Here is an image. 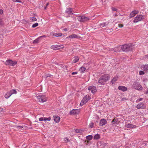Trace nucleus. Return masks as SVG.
I'll return each instance as SVG.
<instances>
[{"mask_svg": "<svg viewBox=\"0 0 148 148\" xmlns=\"http://www.w3.org/2000/svg\"><path fill=\"white\" fill-rule=\"evenodd\" d=\"M110 79V76L108 74H104L99 78L98 82L101 84H104Z\"/></svg>", "mask_w": 148, "mask_h": 148, "instance_id": "f257e3e1", "label": "nucleus"}, {"mask_svg": "<svg viewBox=\"0 0 148 148\" xmlns=\"http://www.w3.org/2000/svg\"><path fill=\"white\" fill-rule=\"evenodd\" d=\"M121 49L123 51H131L134 48V46L132 44L124 45L121 46Z\"/></svg>", "mask_w": 148, "mask_h": 148, "instance_id": "f03ea898", "label": "nucleus"}, {"mask_svg": "<svg viewBox=\"0 0 148 148\" xmlns=\"http://www.w3.org/2000/svg\"><path fill=\"white\" fill-rule=\"evenodd\" d=\"M133 87L137 90H141L143 89L142 86L137 82L135 81L134 82L133 85Z\"/></svg>", "mask_w": 148, "mask_h": 148, "instance_id": "7ed1b4c3", "label": "nucleus"}, {"mask_svg": "<svg viewBox=\"0 0 148 148\" xmlns=\"http://www.w3.org/2000/svg\"><path fill=\"white\" fill-rule=\"evenodd\" d=\"M77 19L79 22L84 23L88 21L90 18L83 16H78Z\"/></svg>", "mask_w": 148, "mask_h": 148, "instance_id": "20e7f679", "label": "nucleus"}, {"mask_svg": "<svg viewBox=\"0 0 148 148\" xmlns=\"http://www.w3.org/2000/svg\"><path fill=\"white\" fill-rule=\"evenodd\" d=\"M36 97L40 102H44L47 100L46 97L44 95H36Z\"/></svg>", "mask_w": 148, "mask_h": 148, "instance_id": "39448f33", "label": "nucleus"}, {"mask_svg": "<svg viewBox=\"0 0 148 148\" xmlns=\"http://www.w3.org/2000/svg\"><path fill=\"white\" fill-rule=\"evenodd\" d=\"M17 63L16 61H13L10 60H8L5 62L6 65L9 66H14Z\"/></svg>", "mask_w": 148, "mask_h": 148, "instance_id": "423d86ee", "label": "nucleus"}, {"mask_svg": "<svg viewBox=\"0 0 148 148\" xmlns=\"http://www.w3.org/2000/svg\"><path fill=\"white\" fill-rule=\"evenodd\" d=\"M90 99V97L88 95H86L84 97L82 100V101L80 103V105L82 106L84 104H85L89 99Z\"/></svg>", "mask_w": 148, "mask_h": 148, "instance_id": "0eeeda50", "label": "nucleus"}, {"mask_svg": "<svg viewBox=\"0 0 148 148\" xmlns=\"http://www.w3.org/2000/svg\"><path fill=\"white\" fill-rule=\"evenodd\" d=\"M144 18V16H142L141 15H138L134 19L133 21V22L135 23H137Z\"/></svg>", "mask_w": 148, "mask_h": 148, "instance_id": "6e6552de", "label": "nucleus"}, {"mask_svg": "<svg viewBox=\"0 0 148 148\" xmlns=\"http://www.w3.org/2000/svg\"><path fill=\"white\" fill-rule=\"evenodd\" d=\"M136 108L138 109H144L146 108V106L145 103H140L136 106Z\"/></svg>", "mask_w": 148, "mask_h": 148, "instance_id": "1a4fd4ad", "label": "nucleus"}, {"mask_svg": "<svg viewBox=\"0 0 148 148\" xmlns=\"http://www.w3.org/2000/svg\"><path fill=\"white\" fill-rule=\"evenodd\" d=\"M88 90L91 91L92 93H94L97 90L96 87L94 86H91L89 87Z\"/></svg>", "mask_w": 148, "mask_h": 148, "instance_id": "9d476101", "label": "nucleus"}, {"mask_svg": "<svg viewBox=\"0 0 148 148\" xmlns=\"http://www.w3.org/2000/svg\"><path fill=\"white\" fill-rule=\"evenodd\" d=\"M107 121L106 120L104 119H102L100 120L99 125L100 126H103L106 124Z\"/></svg>", "mask_w": 148, "mask_h": 148, "instance_id": "9b49d317", "label": "nucleus"}, {"mask_svg": "<svg viewBox=\"0 0 148 148\" xmlns=\"http://www.w3.org/2000/svg\"><path fill=\"white\" fill-rule=\"evenodd\" d=\"M73 10V8H67L65 11V12L69 14H73L72 13Z\"/></svg>", "mask_w": 148, "mask_h": 148, "instance_id": "f8f14e48", "label": "nucleus"}, {"mask_svg": "<svg viewBox=\"0 0 148 148\" xmlns=\"http://www.w3.org/2000/svg\"><path fill=\"white\" fill-rule=\"evenodd\" d=\"M79 112V109H73L70 112L71 114H78Z\"/></svg>", "mask_w": 148, "mask_h": 148, "instance_id": "ddd939ff", "label": "nucleus"}, {"mask_svg": "<svg viewBox=\"0 0 148 148\" xmlns=\"http://www.w3.org/2000/svg\"><path fill=\"white\" fill-rule=\"evenodd\" d=\"M118 89L123 92L127 90V88L126 87L123 86H119L118 87Z\"/></svg>", "mask_w": 148, "mask_h": 148, "instance_id": "4468645a", "label": "nucleus"}, {"mask_svg": "<svg viewBox=\"0 0 148 148\" xmlns=\"http://www.w3.org/2000/svg\"><path fill=\"white\" fill-rule=\"evenodd\" d=\"M138 12V11L134 10L132 11L130 14L129 16L130 18H132Z\"/></svg>", "mask_w": 148, "mask_h": 148, "instance_id": "2eb2a0df", "label": "nucleus"}, {"mask_svg": "<svg viewBox=\"0 0 148 148\" xmlns=\"http://www.w3.org/2000/svg\"><path fill=\"white\" fill-rule=\"evenodd\" d=\"M125 126L127 128H134L136 127V125L129 123L126 125Z\"/></svg>", "mask_w": 148, "mask_h": 148, "instance_id": "dca6fc26", "label": "nucleus"}, {"mask_svg": "<svg viewBox=\"0 0 148 148\" xmlns=\"http://www.w3.org/2000/svg\"><path fill=\"white\" fill-rule=\"evenodd\" d=\"M79 60V58L77 56H75L74 57V59L72 61V63H74L77 62Z\"/></svg>", "mask_w": 148, "mask_h": 148, "instance_id": "f3484780", "label": "nucleus"}, {"mask_svg": "<svg viewBox=\"0 0 148 148\" xmlns=\"http://www.w3.org/2000/svg\"><path fill=\"white\" fill-rule=\"evenodd\" d=\"M141 69L144 71L148 70V64L142 65L141 67Z\"/></svg>", "mask_w": 148, "mask_h": 148, "instance_id": "a211bd4d", "label": "nucleus"}, {"mask_svg": "<svg viewBox=\"0 0 148 148\" xmlns=\"http://www.w3.org/2000/svg\"><path fill=\"white\" fill-rule=\"evenodd\" d=\"M51 48L54 50L59 49H60V46L57 45H53L51 46Z\"/></svg>", "mask_w": 148, "mask_h": 148, "instance_id": "6ab92c4d", "label": "nucleus"}, {"mask_svg": "<svg viewBox=\"0 0 148 148\" xmlns=\"http://www.w3.org/2000/svg\"><path fill=\"white\" fill-rule=\"evenodd\" d=\"M54 120L56 123H58L60 120V117L59 116H54Z\"/></svg>", "mask_w": 148, "mask_h": 148, "instance_id": "aec40b11", "label": "nucleus"}, {"mask_svg": "<svg viewBox=\"0 0 148 148\" xmlns=\"http://www.w3.org/2000/svg\"><path fill=\"white\" fill-rule=\"evenodd\" d=\"M45 36H41L38 38L36 39L35 40H34L33 41V43L34 44L37 43L39 42V39Z\"/></svg>", "mask_w": 148, "mask_h": 148, "instance_id": "412c9836", "label": "nucleus"}, {"mask_svg": "<svg viewBox=\"0 0 148 148\" xmlns=\"http://www.w3.org/2000/svg\"><path fill=\"white\" fill-rule=\"evenodd\" d=\"M118 120L117 118H114L111 122V123L113 124H117L118 122Z\"/></svg>", "mask_w": 148, "mask_h": 148, "instance_id": "4be33fe9", "label": "nucleus"}, {"mask_svg": "<svg viewBox=\"0 0 148 148\" xmlns=\"http://www.w3.org/2000/svg\"><path fill=\"white\" fill-rule=\"evenodd\" d=\"M109 23V22H108L103 23L101 24L100 25L101 27H103L108 25Z\"/></svg>", "mask_w": 148, "mask_h": 148, "instance_id": "5701e85b", "label": "nucleus"}, {"mask_svg": "<svg viewBox=\"0 0 148 148\" xmlns=\"http://www.w3.org/2000/svg\"><path fill=\"white\" fill-rule=\"evenodd\" d=\"M11 95V94H10V92L9 91L6 93L5 95V97L6 98H8Z\"/></svg>", "mask_w": 148, "mask_h": 148, "instance_id": "b1692460", "label": "nucleus"}, {"mask_svg": "<svg viewBox=\"0 0 148 148\" xmlns=\"http://www.w3.org/2000/svg\"><path fill=\"white\" fill-rule=\"evenodd\" d=\"M100 138V135L99 134H95L94 137V139H98Z\"/></svg>", "mask_w": 148, "mask_h": 148, "instance_id": "393cba45", "label": "nucleus"}, {"mask_svg": "<svg viewBox=\"0 0 148 148\" xmlns=\"http://www.w3.org/2000/svg\"><path fill=\"white\" fill-rule=\"evenodd\" d=\"M74 130L75 132L77 133H81L83 131V130L79 129H74Z\"/></svg>", "mask_w": 148, "mask_h": 148, "instance_id": "a878e982", "label": "nucleus"}, {"mask_svg": "<svg viewBox=\"0 0 148 148\" xmlns=\"http://www.w3.org/2000/svg\"><path fill=\"white\" fill-rule=\"evenodd\" d=\"M92 136L91 135H90L87 136L86 137V139H88V140H91L92 138Z\"/></svg>", "mask_w": 148, "mask_h": 148, "instance_id": "bb28decb", "label": "nucleus"}, {"mask_svg": "<svg viewBox=\"0 0 148 148\" xmlns=\"http://www.w3.org/2000/svg\"><path fill=\"white\" fill-rule=\"evenodd\" d=\"M118 78L117 77H114L111 81L112 83V84H114L115 82L117 80Z\"/></svg>", "mask_w": 148, "mask_h": 148, "instance_id": "cd10ccee", "label": "nucleus"}, {"mask_svg": "<svg viewBox=\"0 0 148 148\" xmlns=\"http://www.w3.org/2000/svg\"><path fill=\"white\" fill-rule=\"evenodd\" d=\"M9 92H10V94H11V95L13 94H16L17 92L16 90H15L14 89L10 90L9 91Z\"/></svg>", "mask_w": 148, "mask_h": 148, "instance_id": "c85d7f7f", "label": "nucleus"}, {"mask_svg": "<svg viewBox=\"0 0 148 148\" xmlns=\"http://www.w3.org/2000/svg\"><path fill=\"white\" fill-rule=\"evenodd\" d=\"M77 37V36L75 34H73L69 36V37L71 38H76Z\"/></svg>", "mask_w": 148, "mask_h": 148, "instance_id": "c756f323", "label": "nucleus"}, {"mask_svg": "<svg viewBox=\"0 0 148 148\" xmlns=\"http://www.w3.org/2000/svg\"><path fill=\"white\" fill-rule=\"evenodd\" d=\"M86 70V68L83 66L81 67L79 69L80 71L81 72H83L84 71Z\"/></svg>", "mask_w": 148, "mask_h": 148, "instance_id": "7c9ffc66", "label": "nucleus"}, {"mask_svg": "<svg viewBox=\"0 0 148 148\" xmlns=\"http://www.w3.org/2000/svg\"><path fill=\"white\" fill-rule=\"evenodd\" d=\"M30 20L32 21H36L37 19L35 17H32L30 18Z\"/></svg>", "mask_w": 148, "mask_h": 148, "instance_id": "2f4dec72", "label": "nucleus"}, {"mask_svg": "<svg viewBox=\"0 0 148 148\" xmlns=\"http://www.w3.org/2000/svg\"><path fill=\"white\" fill-rule=\"evenodd\" d=\"M44 121H49L51 120V118L50 117H49L48 118L44 117Z\"/></svg>", "mask_w": 148, "mask_h": 148, "instance_id": "473e14b6", "label": "nucleus"}, {"mask_svg": "<svg viewBox=\"0 0 148 148\" xmlns=\"http://www.w3.org/2000/svg\"><path fill=\"white\" fill-rule=\"evenodd\" d=\"M38 25V23H35L34 24L32 25V27L33 28H34L37 26Z\"/></svg>", "mask_w": 148, "mask_h": 148, "instance_id": "72a5a7b5", "label": "nucleus"}, {"mask_svg": "<svg viewBox=\"0 0 148 148\" xmlns=\"http://www.w3.org/2000/svg\"><path fill=\"white\" fill-rule=\"evenodd\" d=\"M93 125L94 123L92 122L89 124V127H90L92 128L93 127Z\"/></svg>", "mask_w": 148, "mask_h": 148, "instance_id": "f704fd0d", "label": "nucleus"}, {"mask_svg": "<svg viewBox=\"0 0 148 148\" xmlns=\"http://www.w3.org/2000/svg\"><path fill=\"white\" fill-rule=\"evenodd\" d=\"M3 25V22L1 18H0V25Z\"/></svg>", "mask_w": 148, "mask_h": 148, "instance_id": "c9c22d12", "label": "nucleus"}, {"mask_svg": "<svg viewBox=\"0 0 148 148\" xmlns=\"http://www.w3.org/2000/svg\"><path fill=\"white\" fill-rule=\"evenodd\" d=\"M144 73L145 72L142 71H140L139 72V74L140 75H143L144 74Z\"/></svg>", "mask_w": 148, "mask_h": 148, "instance_id": "e433bc0d", "label": "nucleus"}, {"mask_svg": "<svg viewBox=\"0 0 148 148\" xmlns=\"http://www.w3.org/2000/svg\"><path fill=\"white\" fill-rule=\"evenodd\" d=\"M112 11H116L118 10L116 8L114 7L112 8Z\"/></svg>", "mask_w": 148, "mask_h": 148, "instance_id": "4c0bfd02", "label": "nucleus"}, {"mask_svg": "<svg viewBox=\"0 0 148 148\" xmlns=\"http://www.w3.org/2000/svg\"><path fill=\"white\" fill-rule=\"evenodd\" d=\"M118 27L120 28H121L123 27V24H118Z\"/></svg>", "mask_w": 148, "mask_h": 148, "instance_id": "58836bf2", "label": "nucleus"}, {"mask_svg": "<svg viewBox=\"0 0 148 148\" xmlns=\"http://www.w3.org/2000/svg\"><path fill=\"white\" fill-rule=\"evenodd\" d=\"M14 2H21L20 0H12Z\"/></svg>", "mask_w": 148, "mask_h": 148, "instance_id": "ea45409f", "label": "nucleus"}, {"mask_svg": "<svg viewBox=\"0 0 148 148\" xmlns=\"http://www.w3.org/2000/svg\"><path fill=\"white\" fill-rule=\"evenodd\" d=\"M143 100V98H140L139 99L137 100L136 101V102H139V101H140Z\"/></svg>", "mask_w": 148, "mask_h": 148, "instance_id": "a19ab883", "label": "nucleus"}, {"mask_svg": "<svg viewBox=\"0 0 148 148\" xmlns=\"http://www.w3.org/2000/svg\"><path fill=\"white\" fill-rule=\"evenodd\" d=\"M16 127L17 128H18L19 129H21L23 128V127L22 126H18Z\"/></svg>", "mask_w": 148, "mask_h": 148, "instance_id": "79ce46f5", "label": "nucleus"}, {"mask_svg": "<svg viewBox=\"0 0 148 148\" xmlns=\"http://www.w3.org/2000/svg\"><path fill=\"white\" fill-rule=\"evenodd\" d=\"M44 118L43 117H41L39 119V120L40 121H44Z\"/></svg>", "mask_w": 148, "mask_h": 148, "instance_id": "37998d69", "label": "nucleus"}, {"mask_svg": "<svg viewBox=\"0 0 148 148\" xmlns=\"http://www.w3.org/2000/svg\"><path fill=\"white\" fill-rule=\"evenodd\" d=\"M62 34L61 33H59L58 34H56V35L55 36H61Z\"/></svg>", "mask_w": 148, "mask_h": 148, "instance_id": "c03bdc74", "label": "nucleus"}, {"mask_svg": "<svg viewBox=\"0 0 148 148\" xmlns=\"http://www.w3.org/2000/svg\"><path fill=\"white\" fill-rule=\"evenodd\" d=\"M114 51L118 52L119 51V50H118V48H116L114 49Z\"/></svg>", "mask_w": 148, "mask_h": 148, "instance_id": "a18cd8bd", "label": "nucleus"}, {"mask_svg": "<svg viewBox=\"0 0 148 148\" xmlns=\"http://www.w3.org/2000/svg\"><path fill=\"white\" fill-rule=\"evenodd\" d=\"M89 143V141L88 140H86L84 142V143H85V144L86 145H87L88 143Z\"/></svg>", "mask_w": 148, "mask_h": 148, "instance_id": "49530a36", "label": "nucleus"}, {"mask_svg": "<svg viewBox=\"0 0 148 148\" xmlns=\"http://www.w3.org/2000/svg\"><path fill=\"white\" fill-rule=\"evenodd\" d=\"M64 141H65L66 142H68L69 140L68 138H64Z\"/></svg>", "mask_w": 148, "mask_h": 148, "instance_id": "de8ad7c7", "label": "nucleus"}, {"mask_svg": "<svg viewBox=\"0 0 148 148\" xmlns=\"http://www.w3.org/2000/svg\"><path fill=\"white\" fill-rule=\"evenodd\" d=\"M77 73V72H73V73H72V75H75V74H76Z\"/></svg>", "mask_w": 148, "mask_h": 148, "instance_id": "09e8293b", "label": "nucleus"}, {"mask_svg": "<svg viewBox=\"0 0 148 148\" xmlns=\"http://www.w3.org/2000/svg\"><path fill=\"white\" fill-rule=\"evenodd\" d=\"M3 10H0V14H2L3 13Z\"/></svg>", "mask_w": 148, "mask_h": 148, "instance_id": "8fccbe9b", "label": "nucleus"}, {"mask_svg": "<svg viewBox=\"0 0 148 148\" xmlns=\"http://www.w3.org/2000/svg\"><path fill=\"white\" fill-rule=\"evenodd\" d=\"M46 75H47V76H46L47 77H50V76H51V75H50V74H47Z\"/></svg>", "mask_w": 148, "mask_h": 148, "instance_id": "3c124183", "label": "nucleus"}, {"mask_svg": "<svg viewBox=\"0 0 148 148\" xmlns=\"http://www.w3.org/2000/svg\"><path fill=\"white\" fill-rule=\"evenodd\" d=\"M63 30L66 31H67V28H64V29H63Z\"/></svg>", "mask_w": 148, "mask_h": 148, "instance_id": "603ef678", "label": "nucleus"}, {"mask_svg": "<svg viewBox=\"0 0 148 148\" xmlns=\"http://www.w3.org/2000/svg\"><path fill=\"white\" fill-rule=\"evenodd\" d=\"M145 57L147 58H148V55H147L145 56Z\"/></svg>", "mask_w": 148, "mask_h": 148, "instance_id": "864d4df0", "label": "nucleus"}, {"mask_svg": "<svg viewBox=\"0 0 148 148\" xmlns=\"http://www.w3.org/2000/svg\"><path fill=\"white\" fill-rule=\"evenodd\" d=\"M114 15L116 16H117V14H114Z\"/></svg>", "mask_w": 148, "mask_h": 148, "instance_id": "5fc2aeb1", "label": "nucleus"}, {"mask_svg": "<svg viewBox=\"0 0 148 148\" xmlns=\"http://www.w3.org/2000/svg\"><path fill=\"white\" fill-rule=\"evenodd\" d=\"M49 5V3H47L46 5V6H47Z\"/></svg>", "mask_w": 148, "mask_h": 148, "instance_id": "6e6d98bb", "label": "nucleus"}, {"mask_svg": "<svg viewBox=\"0 0 148 148\" xmlns=\"http://www.w3.org/2000/svg\"><path fill=\"white\" fill-rule=\"evenodd\" d=\"M47 6H46V7H45L44 9L45 10H46L47 9Z\"/></svg>", "mask_w": 148, "mask_h": 148, "instance_id": "4d7b16f0", "label": "nucleus"}, {"mask_svg": "<svg viewBox=\"0 0 148 148\" xmlns=\"http://www.w3.org/2000/svg\"><path fill=\"white\" fill-rule=\"evenodd\" d=\"M146 93L148 94V90L146 91Z\"/></svg>", "mask_w": 148, "mask_h": 148, "instance_id": "13d9d810", "label": "nucleus"}, {"mask_svg": "<svg viewBox=\"0 0 148 148\" xmlns=\"http://www.w3.org/2000/svg\"><path fill=\"white\" fill-rule=\"evenodd\" d=\"M106 143H104V145L105 146V145H106Z\"/></svg>", "mask_w": 148, "mask_h": 148, "instance_id": "bf43d9fd", "label": "nucleus"}]
</instances>
